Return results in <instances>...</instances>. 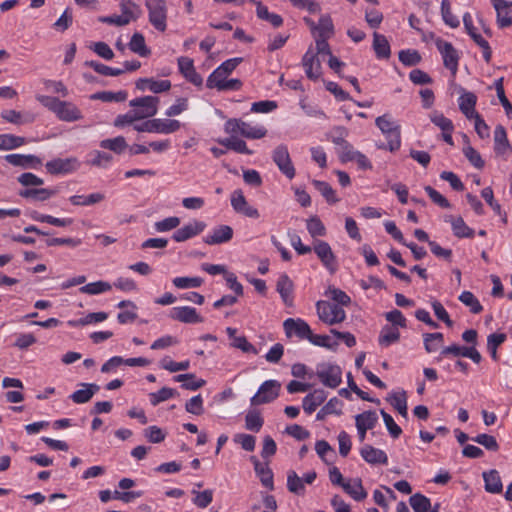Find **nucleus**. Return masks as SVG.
I'll list each match as a JSON object with an SVG mask.
<instances>
[{
	"label": "nucleus",
	"instance_id": "0e129e2a",
	"mask_svg": "<svg viewBox=\"0 0 512 512\" xmlns=\"http://www.w3.org/2000/svg\"><path fill=\"white\" fill-rule=\"evenodd\" d=\"M160 367L171 372V373H175V372H178V371H184V370H187L189 367H190V361L189 360H184V361H181V362H176V361H173L171 358L169 357H164L161 361H160Z\"/></svg>",
	"mask_w": 512,
	"mask_h": 512
},
{
	"label": "nucleus",
	"instance_id": "393cba45",
	"mask_svg": "<svg viewBox=\"0 0 512 512\" xmlns=\"http://www.w3.org/2000/svg\"><path fill=\"white\" fill-rule=\"evenodd\" d=\"M80 389L73 392L69 397L76 404H84L99 391L100 387L95 383H81Z\"/></svg>",
	"mask_w": 512,
	"mask_h": 512
},
{
	"label": "nucleus",
	"instance_id": "ddd939ff",
	"mask_svg": "<svg viewBox=\"0 0 512 512\" xmlns=\"http://www.w3.org/2000/svg\"><path fill=\"white\" fill-rule=\"evenodd\" d=\"M436 47L442 56L444 66L451 71L453 76L456 75L459 63V55L456 49L450 42L444 40H438Z\"/></svg>",
	"mask_w": 512,
	"mask_h": 512
},
{
	"label": "nucleus",
	"instance_id": "9d476101",
	"mask_svg": "<svg viewBox=\"0 0 512 512\" xmlns=\"http://www.w3.org/2000/svg\"><path fill=\"white\" fill-rule=\"evenodd\" d=\"M313 251L317 255L322 265L327 269L330 274H334L338 269L337 258L332 251L328 242L322 240H315L313 242Z\"/></svg>",
	"mask_w": 512,
	"mask_h": 512
},
{
	"label": "nucleus",
	"instance_id": "49530a36",
	"mask_svg": "<svg viewBox=\"0 0 512 512\" xmlns=\"http://www.w3.org/2000/svg\"><path fill=\"white\" fill-rule=\"evenodd\" d=\"M264 424L261 413L256 409H250L245 415V428L252 432H259Z\"/></svg>",
	"mask_w": 512,
	"mask_h": 512
},
{
	"label": "nucleus",
	"instance_id": "bb28decb",
	"mask_svg": "<svg viewBox=\"0 0 512 512\" xmlns=\"http://www.w3.org/2000/svg\"><path fill=\"white\" fill-rule=\"evenodd\" d=\"M327 398V393L323 389H315L307 394L302 401V406L307 414L313 413Z\"/></svg>",
	"mask_w": 512,
	"mask_h": 512
},
{
	"label": "nucleus",
	"instance_id": "473e14b6",
	"mask_svg": "<svg viewBox=\"0 0 512 512\" xmlns=\"http://www.w3.org/2000/svg\"><path fill=\"white\" fill-rule=\"evenodd\" d=\"M153 127V133L171 134L181 128V123L176 119L154 118Z\"/></svg>",
	"mask_w": 512,
	"mask_h": 512
},
{
	"label": "nucleus",
	"instance_id": "37998d69",
	"mask_svg": "<svg viewBox=\"0 0 512 512\" xmlns=\"http://www.w3.org/2000/svg\"><path fill=\"white\" fill-rule=\"evenodd\" d=\"M104 198L103 193L96 192L89 195H73L69 198V201L75 206H90L103 201Z\"/></svg>",
	"mask_w": 512,
	"mask_h": 512
},
{
	"label": "nucleus",
	"instance_id": "864d4df0",
	"mask_svg": "<svg viewBox=\"0 0 512 512\" xmlns=\"http://www.w3.org/2000/svg\"><path fill=\"white\" fill-rule=\"evenodd\" d=\"M409 503L414 512H430L431 501L423 494L416 493L409 499Z\"/></svg>",
	"mask_w": 512,
	"mask_h": 512
},
{
	"label": "nucleus",
	"instance_id": "2f4dec72",
	"mask_svg": "<svg viewBox=\"0 0 512 512\" xmlns=\"http://www.w3.org/2000/svg\"><path fill=\"white\" fill-rule=\"evenodd\" d=\"M494 151L497 155H505L511 151L506 130L502 125H498L494 130Z\"/></svg>",
	"mask_w": 512,
	"mask_h": 512
},
{
	"label": "nucleus",
	"instance_id": "72a5a7b5",
	"mask_svg": "<svg viewBox=\"0 0 512 512\" xmlns=\"http://www.w3.org/2000/svg\"><path fill=\"white\" fill-rule=\"evenodd\" d=\"M342 488L356 501H361L367 497V492L363 488L362 481L358 478L347 480L342 484Z\"/></svg>",
	"mask_w": 512,
	"mask_h": 512
},
{
	"label": "nucleus",
	"instance_id": "39448f33",
	"mask_svg": "<svg viewBox=\"0 0 512 512\" xmlns=\"http://www.w3.org/2000/svg\"><path fill=\"white\" fill-rule=\"evenodd\" d=\"M159 98L156 96L137 97L129 102V106L140 121L154 117L158 112Z\"/></svg>",
	"mask_w": 512,
	"mask_h": 512
},
{
	"label": "nucleus",
	"instance_id": "1a4fd4ad",
	"mask_svg": "<svg viewBox=\"0 0 512 512\" xmlns=\"http://www.w3.org/2000/svg\"><path fill=\"white\" fill-rule=\"evenodd\" d=\"M452 357H466L471 359L474 363L479 364L482 360L481 354L474 346H461L458 344H451L443 347L439 356L436 358L437 362L442 361L443 358Z\"/></svg>",
	"mask_w": 512,
	"mask_h": 512
},
{
	"label": "nucleus",
	"instance_id": "f8f14e48",
	"mask_svg": "<svg viewBox=\"0 0 512 512\" xmlns=\"http://www.w3.org/2000/svg\"><path fill=\"white\" fill-rule=\"evenodd\" d=\"M272 159L277 165L278 169L288 178L293 179L295 177V168L290 158V154L287 146L279 145L272 153Z\"/></svg>",
	"mask_w": 512,
	"mask_h": 512
},
{
	"label": "nucleus",
	"instance_id": "774afa93",
	"mask_svg": "<svg viewBox=\"0 0 512 512\" xmlns=\"http://www.w3.org/2000/svg\"><path fill=\"white\" fill-rule=\"evenodd\" d=\"M180 224V218L176 216L167 217L154 223V230L158 233L168 232L177 228Z\"/></svg>",
	"mask_w": 512,
	"mask_h": 512
},
{
	"label": "nucleus",
	"instance_id": "de8ad7c7",
	"mask_svg": "<svg viewBox=\"0 0 512 512\" xmlns=\"http://www.w3.org/2000/svg\"><path fill=\"white\" fill-rule=\"evenodd\" d=\"M112 289V285L106 281H96L80 287L79 291L87 295H99Z\"/></svg>",
	"mask_w": 512,
	"mask_h": 512
},
{
	"label": "nucleus",
	"instance_id": "6e6552de",
	"mask_svg": "<svg viewBox=\"0 0 512 512\" xmlns=\"http://www.w3.org/2000/svg\"><path fill=\"white\" fill-rule=\"evenodd\" d=\"M281 384L277 380H266L258 388L255 395L250 398L251 406H258L273 402L278 398Z\"/></svg>",
	"mask_w": 512,
	"mask_h": 512
},
{
	"label": "nucleus",
	"instance_id": "8fccbe9b",
	"mask_svg": "<svg viewBox=\"0 0 512 512\" xmlns=\"http://www.w3.org/2000/svg\"><path fill=\"white\" fill-rule=\"evenodd\" d=\"M43 180L34 175V201H45L56 195L58 190L56 188H41Z\"/></svg>",
	"mask_w": 512,
	"mask_h": 512
},
{
	"label": "nucleus",
	"instance_id": "423d86ee",
	"mask_svg": "<svg viewBox=\"0 0 512 512\" xmlns=\"http://www.w3.org/2000/svg\"><path fill=\"white\" fill-rule=\"evenodd\" d=\"M148 18L151 25L158 31L164 32L167 28V5L164 0H145Z\"/></svg>",
	"mask_w": 512,
	"mask_h": 512
},
{
	"label": "nucleus",
	"instance_id": "bf43d9fd",
	"mask_svg": "<svg viewBox=\"0 0 512 512\" xmlns=\"http://www.w3.org/2000/svg\"><path fill=\"white\" fill-rule=\"evenodd\" d=\"M129 48L131 51L137 53L142 57L148 56L150 53L149 49L145 44V39L143 35L140 33L133 34L129 42Z\"/></svg>",
	"mask_w": 512,
	"mask_h": 512
},
{
	"label": "nucleus",
	"instance_id": "0eeeda50",
	"mask_svg": "<svg viewBox=\"0 0 512 512\" xmlns=\"http://www.w3.org/2000/svg\"><path fill=\"white\" fill-rule=\"evenodd\" d=\"M316 375L324 386L332 389L338 387L342 381L340 366L330 362L319 363L316 367Z\"/></svg>",
	"mask_w": 512,
	"mask_h": 512
},
{
	"label": "nucleus",
	"instance_id": "412c9836",
	"mask_svg": "<svg viewBox=\"0 0 512 512\" xmlns=\"http://www.w3.org/2000/svg\"><path fill=\"white\" fill-rule=\"evenodd\" d=\"M169 80H158L155 78H140L136 81V88L140 91H150L158 94L169 91L171 89Z\"/></svg>",
	"mask_w": 512,
	"mask_h": 512
},
{
	"label": "nucleus",
	"instance_id": "7c9ffc66",
	"mask_svg": "<svg viewBox=\"0 0 512 512\" xmlns=\"http://www.w3.org/2000/svg\"><path fill=\"white\" fill-rule=\"evenodd\" d=\"M445 221L451 224L453 234L456 237L472 238L474 236V230L464 222L462 217L447 216Z\"/></svg>",
	"mask_w": 512,
	"mask_h": 512
},
{
	"label": "nucleus",
	"instance_id": "a878e982",
	"mask_svg": "<svg viewBox=\"0 0 512 512\" xmlns=\"http://www.w3.org/2000/svg\"><path fill=\"white\" fill-rule=\"evenodd\" d=\"M293 282L287 274L279 276L276 284V290L280 294V297L285 305H293Z\"/></svg>",
	"mask_w": 512,
	"mask_h": 512
},
{
	"label": "nucleus",
	"instance_id": "052dcab7",
	"mask_svg": "<svg viewBox=\"0 0 512 512\" xmlns=\"http://www.w3.org/2000/svg\"><path fill=\"white\" fill-rule=\"evenodd\" d=\"M25 143L23 137L12 134H0V150H11L22 146Z\"/></svg>",
	"mask_w": 512,
	"mask_h": 512
},
{
	"label": "nucleus",
	"instance_id": "2eb2a0df",
	"mask_svg": "<svg viewBox=\"0 0 512 512\" xmlns=\"http://www.w3.org/2000/svg\"><path fill=\"white\" fill-rule=\"evenodd\" d=\"M283 328L287 337L295 335L300 339L308 340L312 333L309 324L301 318H287L283 322Z\"/></svg>",
	"mask_w": 512,
	"mask_h": 512
},
{
	"label": "nucleus",
	"instance_id": "338daca9",
	"mask_svg": "<svg viewBox=\"0 0 512 512\" xmlns=\"http://www.w3.org/2000/svg\"><path fill=\"white\" fill-rule=\"evenodd\" d=\"M429 118L431 120V122L436 125L439 129H441V131H448V130H454V125L452 123V121L445 117L443 115V113L439 112V111H433L430 115H429Z\"/></svg>",
	"mask_w": 512,
	"mask_h": 512
},
{
	"label": "nucleus",
	"instance_id": "09e8293b",
	"mask_svg": "<svg viewBox=\"0 0 512 512\" xmlns=\"http://www.w3.org/2000/svg\"><path fill=\"white\" fill-rule=\"evenodd\" d=\"M315 189L326 199L330 204L337 203L339 198L336 196L335 190L331 185L325 181L313 180L312 182Z\"/></svg>",
	"mask_w": 512,
	"mask_h": 512
},
{
	"label": "nucleus",
	"instance_id": "3c124183",
	"mask_svg": "<svg viewBox=\"0 0 512 512\" xmlns=\"http://www.w3.org/2000/svg\"><path fill=\"white\" fill-rule=\"evenodd\" d=\"M306 228L312 238L323 237L327 230L318 216H312L306 220Z\"/></svg>",
	"mask_w": 512,
	"mask_h": 512
},
{
	"label": "nucleus",
	"instance_id": "ea45409f",
	"mask_svg": "<svg viewBox=\"0 0 512 512\" xmlns=\"http://www.w3.org/2000/svg\"><path fill=\"white\" fill-rule=\"evenodd\" d=\"M400 339V331L396 327L384 326L381 329L378 342L382 347H389L390 345L398 342Z\"/></svg>",
	"mask_w": 512,
	"mask_h": 512
},
{
	"label": "nucleus",
	"instance_id": "6e6d98bb",
	"mask_svg": "<svg viewBox=\"0 0 512 512\" xmlns=\"http://www.w3.org/2000/svg\"><path fill=\"white\" fill-rule=\"evenodd\" d=\"M34 221L48 223L56 227H66L73 223L72 218H57L51 215L34 212Z\"/></svg>",
	"mask_w": 512,
	"mask_h": 512
},
{
	"label": "nucleus",
	"instance_id": "f03ea898",
	"mask_svg": "<svg viewBox=\"0 0 512 512\" xmlns=\"http://www.w3.org/2000/svg\"><path fill=\"white\" fill-rule=\"evenodd\" d=\"M38 100L61 121L74 122L82 118L80 109L72 102L62 101L51 96H39Z\"/></svg>",
	"mask_w": 512,
	"mask_h": 512
},
{
	"label": "nucleus",
	"instance_id": "9b49d317",
	"mask_svg": "<svg viewBox=\"0 0 512 512\" xmlns=\"http://www.w3.org/2000/svg\"><path fill=\"white\" fill-rule=\"evenodd\" d=\"M81 166V162L76 157L56 158L48 161L45 165L50 174L66 175L77 171Z\"/></svg>",
	"mask_w": 512,
	"mask_h": 512
},
{
	"label": "nucleus",
	"instance_id": "c03bdc74",
	"mask_svg": "<svg viewBox=\"0 0 512 512\" xmlns=\"http://www.w3.org/2000/svg\"><path fill=\"white\" fill-rule=\"evenodd\" d=\"M108 318V314L106 312H92L88 313L86 316L77 319L70 320L68 324L72 327L86 326L90 324H96L105 321Z\"/></svg>",
	"mask_w": 512,
	"mask_h": 512
},
{
	"label": "nucleus",
	"instance_id": "dca6fc26",
	"mask_svg": "<svg viewBox=\"0 0 512 512\" xmlns=\"http://www.w3.org/2000/svg\"><path fill=\"white\" fill-rule=\"evenodd\" d=\"M230 200L231 206L236 213L253 219H258L260 217L259 211L248 204L242 190H234L231 194Z\"/></svg>",
	"mask_w": 512,
	"mask_h": 512
},
{
	"label": "nucleus",
	"instance_id": "603ef678",
	"mask_svg": "<svg viewBox=\"0 0 512 512\" xmlns=\"http://www.w3.org/2000/svg\"><path fill=\"white\" fill-rule=\"evenodd\" d=\"M459 301L470 309L473 314H479L483 310V306L479 300L470 291H463L459 297Z\"/></svg>",
	"mask_w": 512,
	"mask_h": 512
},
{
	"label": "nucleus",
	"instance_id": "e2e57ef3",
	"mask_svg": "<svg viewBox=\"0 0 512 512\" xmlns=\"http://www.w3.org/2000/svg\"><path fill=\"white\" fill-rule=\"evenodd\" d=\"M85 65L91 67L94 71L104 76H119L124 72L123 69L109 67L107 65H104L100 62L93 60L86 61Z\"/></svg>",
	"mask_w": 512,
	"mask_h": 512
},
{
	"label": "nucleus",
	"instance_id": "5fc2aeb1",
	"mask_svg": "<svg viewBox=\"0 0 512 512\" xmlns=\"http://www.w3.org/2000/svg\"><path fill=\"white\" fill-rule=\"evenodd\" d=\"M287 489L294 494L302 495L305 493V486L302 478L293 470L287 473Z\"/></svg>",
	"mask_w": 512,
	"mask_h": 512
},
{
	"label": "nucleus",
	"instance_id": "7ed1b4c3",
	"mask_svg": "<svg viewBox=\"0 0 512 512\" xmlns=\"http://www.w3.org/2000/svg\"><path fill=\"white\" fill-rule=\"evenodd\" d=\"M224 131L229 136H242L252 140L261 139L267 134L263 125H254L239 118L228 119L224 124Z\"/></svg>",
	"mask_w": 512,
	"mask_h": 512
},
{
	"label": "nucleus",
	"instance_id": "f257e3e1",
	"mask_svg": "<svg viewBox=\"0 0 512 512\" xmlns=\"http://www.w3.org/2000/svg\"><path fill=\"white\" fill-rule=\"evenodd\" d=\"M375 125L384 135L387 144H381L377 147L379 149H388L390 152H395L401 147V126L395 121L391 115L384 114L375 119Z\"/></svg>",
	"mask_w": 512,
	"mask_h": 512
},
{
	"label": "nucleus",
	"instance_id": "20e7f679",
	"mask_svg": "<svg viewBox=\"0 0 512 512\" xmlns=\"http://www.w3.org/2000/svg\"><path fill=\"white\" fill-rule=\"evenodd\" d=\"M316 311L319 319L327 324L334 325L346 319L345 310L338 304L320 300L316 303Z\"/></svg>",
	"mask_w": 512,
	"mask_h": 512
},
{
	"label": "nucleus",
	"instance_id": "4be33fe9",
	"mask_svg": "<svg viewBox=\"0 0 512 512\" xmlns=\"http://www.w3.org/2000/svg\"><path fill=\"white\" fill-rule=\"evenodd\" d=\"M360 455L367 463L371 465H387L388 456L385 451L375 448L372 445L364 444L360 448Z\"/></svg>",
	"mask_w": 512,
	"mask_h": 512
},
{
	"label": "nucleus",
	"instance_id": "f704fd0d",
	"mask_svg": "<svg viewBox=\"0 0 512 512\" xmlns=\"http://www.w3.org/2000/svg\"><path fill=\"white\" fill-rule=\"evenodd\" d=\"M256 6V14L258 18L269 22L273 27H279L283 24V18L276 13L269 12L268 8L260 1L251 2Z\"/></svg>",
	"mask_w": 512,
	"mask_h": 512
},
{
	"label": "nucleus",
	"instance_id": "4c0bfd02",
	"mask_svg": "<svg viewBox=\"0 0 512 512\" xmlns=\"http://www.w3.org/2000/svg\"><path fill=\"white\" fill-rule=\"evenodd\" d=\"M238 137L239 136H230L228 138L218 140V143L237 153L251 155L252 151L247 147L246 142L239 139Z\"/></svg>",
	"mask_w": 512,
	"mask_h": 512
},
{
	"label": "nucleus",
	"instance_id": "c756f323",
	"mask_svg": "<svg viewBox=\"0 0 512 512\" xmlns=\"http://www.w3.org/2000/svg\"><path fill=\"white\" fill-rule=\"evenodd\" d=\"M252 461L254 464V470L257 476L260 479V482L266 488L273 490L274 482H273V472L270 469L268 463H261L255 457H252Z\"/></svg>",
	"mask_w": 512,
	"mask_h": 512
},
{
	"label": "nucleus",
	"instance_id": "c9c22d12",
	"mask_svg": "<svg viewBox=\"0 0 512 512\" xmlns=\"http://www.w3.org/2000/svg\"><path fill=\"white\" fill-rule=\"evenodd\" d=\"M485 490L489 493L498 494L502 492L503 485L497 470L483 472Z\"/></svg>",
	"mask_w": 512,
	"mask_h": 512
},
{
	"label": "nucleus",
	"instance_id": "f3484780",
	"mask_svg": "<svg viewBox=\"0 0 512 512\" xmlns=\"http://www.w3.org/2000/svg\"><path fill=\"white\" fill-rule=\"evenodd\" d=\"M170 318L185 324H197L204 321L197 309L191 306H177L170 311Z\"/></svg>",
	"mask_w": 512,
	"mask_h": 512
},
{
	"label": "nucleus",
	"instance_id": "4468645a",
	"mask_svg": "<svg viewBox=\"0 0 512 512\" xmlns=\"http://www.w3.org/2000/svg\"><path fill=\"white\" fill-rule=\"evenodd\" d=\"M463 24L469 36L482 49V55L485 62L489 63L492 57L490 45L480 34L476 32V28L473 25L472 16L470 13L467 12L463 15Z\"/></svg>",
	"mask_w": 512,
	"mask_h": 512
},
{
	"label": "nucleus",
	"instance_id": "b1692460",
	"mask_svg": "<svg viewBox=\"0 0 512 512\" xmlns=\"http://www.w3.org/2000/svg\"><path fill=\"white\" fill-rule=\"evenodd\" d=\"M497 13V24L500 28L509 27L512 24L510 16L511 3L506 0H491Z\"/></svg>",
	"mask_w": 512,
	"mask_h": 512
},
{
	"label": "nucleus",
	"instance_id": "69168bd1",
	"mask_svg": "<svg viewBox=\"0 0 512 512\" xmlns=\"http://www.w3.org/2000/svg\"><path fill=\"white\" fill-rule=\"evenodd\" d=\"M228 75L221 69L216 68L208 77L206 85L208 88H216L220 91L222 86L225 84Z\"/></svg>",
	"mask_w": 512,
	"mask_h": 512
},
{
	"label": "nucleus",
	"instance_id": "680f3d73",
	"mask_svg": "<svg viewBox=\"0 0 512 512\" xmlns=\"http://www.w3.org/2000/svg\"><path fill=\"white\" fill-rule=\"evenodd\" d=\"M441 15L442 19L446 25L451 28H456L459 26L460 21L457 16H455L451 11V4L449 0H442L441 2Z\"/></svg>",
	"mask_w": 512,
	"mask_h": 512
},
{
	"label": "nucleus",
	"instance_id": "4d7b16f0",
	"mask_svg": "<svg viewBox=\"0 0 512 512\" xmlns=\"http://www.w3.org/2000/svg\"><path fill=\"white\" fill-rule=\"evenodd\" d=\"M204 280L201 277H175L172 280L173 285L178 289L198 288L203 284Z\"/></svg>",
	"mask_w": 512,
	"mask_h": 512
},
{
	"label": "nucleus",
	"instance_id": "58836bf2",
	"mask_svg": "<svg viewBox=\"0 0 512 512\" xmlns=\"http://www.w3.org/2000/svg\"><path fill=\"white\" fill-rule=\"evenodd\" d=\"M378 422V415L375 411H364L355 416L356 428L370 430L375 427Z\"/></svg>",
	"mask_w": 512,
	"mask_h": 512
},
{
	"label": "nucleus",
	"instance_id": "a211bd4d",
	"mask_svg": "<svg viewBox=\"0 0 512 512\" xmlns=\"http://www.w3.org/2000/svg\"><path fill=\"white\" fill-rule=\"evenodd\" d=\"M205 227L206 224L204 222L199 220H192L181 228L177 229L173 233L172 238L175 242H184L199 235L204 231Z\"/></svg>",
	"mask_w": 512,
	"mask_h": 512
},
{
	"label": "nucleus",
	"instance_id": "5701e85b",
	"mask_svg": "<svg viewBox=\"0 0 512 512\" xmlns=\"http://www.w3.org/2000/svg\"><path fill=\"white\" fill-rule=\"evenodd\" d=\"M232 237L233 229L228 225H220L204 237V242L208 245H217L230 241Z\"/></svg>",
	"mask_w": 512,
	"mask_h": 512
},
{
	"label": "nucleus",
	"instance_id": "e433bc0d",
	"mask_svg": "<svg viewBox=\"0 0 512 512\" xmlns=\"http://www.w3.org/2000/svg\"><path fill=\"white\" fill-rule=\"evenodd\" d=\"M389 403L398 411V413L407 418L408 416V407H407V395L405 391H395L392 392L388 397Z\"/></svg>",
	"mask_w": 512,
	"mask_h": 512
},
{
	"label": "nucleus",
	"instance_id": "cd10ccee",
	"mask_svg": "<svg viewBox=\"0 0 512 512\" xmlns=\"http://www.w3.org/2000/svg\"><path fill=\"white\" fill-rule=\"evenodd\" d=\"M372 48L377 59L386 60L391 56V47L385 35L378 32L373 33Z\"/></svg>",
	"mask_w": 512,
	"mask_h": 512
},
{
	"label": "nucleus",
	"instance_id": "a19ab883",
	"mask_svg": "<svg viewBox=\"0 0 512 512\" xmlns=\"http://www.w3.org/2000/svg\"><path fill=\"white\" fill-rule=\"evenodd\" d=\"M334 33V25L329 15H322L316 25L314 35L316 38H330Z\"/></svg>",
	"mask_w": 512,
	"mask_h": 512
},
{
	"label": "nucleus",
	"instance_id": "aec40b11",
	"mask_svg": "<svg viewBox=\"0 0 512 512\" xmlns=\"http://www.w3.org/2000/svg\"><path fill=\"white\" fill-rule=\"evenodd\" d=\"M302 65L306 76L311 80H317L321 75V64L315 51L309 48L302 58Z\"/></svg>",
	"mask_w": 512,
	"mask_h": 512
},
{
	"label": "nucleus",
	"instance_id": "13d9d810",
	"mask_svg": "<svg viewBox=\"0 0 512 512\" xmlns=\"http://www.w3.org/2000/svg\"><path fill=\"white\" fill-rule=\"evenodd\" d=\"M89 159L87 160V163L91 166L96 167H107L111 161L112 156L106 152H102L99 150H94L89 153Z\"/></svg>",
	"mask_w": 512,
	"mask_h": 512
},
{
	"label": "nucleus",
	"instance_id": "c85d7f7f",
	"mask_svg": "<svg viewBox=\"0 0 512 512\" xmlns=\"http://www.w3.org/2000/svg\"><path fill=\"white\" fill-rule=\"evenodd\" d=\"M476 102L477 97L472 92H466L459 97V109L467 119L471 120L479 115V113L475 110Z\"/></svg>",
	"mask_w": 512,
	"mask_h": 512
},
{
	"label": "nucleus",
	"instance_id": "a18cd8bd",
	"mask_svg": "<svg viewBox=\"0 0 512 512\" xmlns=\"http://www.w3.org/2000/svg\"><path fill=\"white\" fill-rule=\"evenodd\" d=\"M99 145L102 149L110 150L116 154H121L128 148V144L123 136L101 140Z\"/></svg>",
	"mask_w": 512,
	"mask_h": 512
},
{
	"label": "nucleus",
	"instance_id": "79ce46f5",
	"mask_svg": "<svg viewBox=\"0 0 512 512\" xmlns=\"http://www.w3.org/2000/svg\"><path fill=\"white\" fill-rule=\"evenodd\" d=\"M444 343V335L440 332L423 334V344L427 353L438 351Z\"/></svg>",
	"mask_w": 512,
	"mask_h": 512
},
{
	"label": "nucleus",
	"instance_id": "6ab92c4d",
	"mask_svg": "<svg viewBox=\"0 0 512 512\" xmlns=\"http://www.w3.org/2000/svg\"><path fill=\"white\" fill-rule=\"evenodd\" d=\"M179 72L193 85L200 87L203 84L202 76L196 71L191 58L181 56L177 59Z\"/></svg>",
	"mask_w": 512,
	"mask_h": 512
}]
</instances>
